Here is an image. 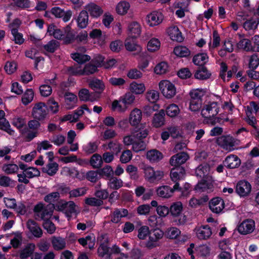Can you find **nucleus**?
<instances>
[{"label": "nucleus", "instance_id": "obj_1", "mask_svg": "<svg viewBox=\"0 0 259 259\" xmlns=\"http://www.w3.org/2000/svg\"><path fill=\"white\" fill-rule=\"evenodd\" d=\"M56 39L62 40L65 44H68L76 41L77 42L85 41L88 33H80L75 35L74 33H53Z\"/></svg>", "mask_w": 259, "mask_h": 259}, {"label": "nucleus", "instance_id": "obj_2", "mask_svg": "<svg viewBox=\"0 0 259 259\" xmlns=\"http://www.w3.org/2000/svg\"><path fill=\"white\" fill-rule=\"evenodd\" d=\"M49 113L48 106L43 102L35 104L32 110L31 115L34 119L38 120H44Z\"/></svg>", "mask_w": 259, "mask_h": 259}, {"label": "nucleus", "instance_id": "obj_3", "mask_svg": "<svg viewBox=\"0 0 259 259\" xmlns=\"http://www.w3.org/2000/svg\"><path fill=\"white\" fill-rule=\"evenodd\" d=\"M219 112V107L216 102H210L207 104L204 105L201 114L202 116L206 118H211L216 116Z\"/></svg>", "mask_w": 259, "mask_h": 259}, {"label": "nucleus", "instance_id": "obj_4", "mask_svg": "<svg viewBox=\"0 0 259 259\" xmlns=\"http://www.w3.org/2000/svg\"><path fill=\"white\" fill-rule=\"evenodd\" d=\"M159 87L163 95L168 99L172 98L176 93L175 85L168 80H162L159 83Z\"/></svg>", "mask_w": 259, "mask_h": 259}, {"label": "nucleus", "instance_id": "obj_5", "mask_svg": "<svg viewBox=\"0 0 259 259\" xmlns=\"http://www.w3.org/2000/svg\"><path fill=\"white\" fill-rule=\"evenodd\" d=\"M175 191H182V189L179 186V183L175 184L172 188L168 186H162L159 187L156 189L158 196L164 198L171 197Z\"/></svg>", "mask_w": 259, "mask_h": 259}, {"label": "nucleus", "instance_id": "obj_6", "mask_svg": "<svg viewBox=\"0 0 259 259\" xmlns=\"http://www.w3.org/2000/svg\"><path fill=\"white\" fill-rule=\"evenodd\" d=\"M255 229V222L252 219H246L238 226V231L242 235L251 234Z\"/></svg>", "mask_w": 259, "mask_h": 259}, {"label": "nucleus", "instance_id": "obj_7", "mask_svg": "<svg viewBox=\"0 0 259 259\" xmlns=\"http://www.w3.org/2000/svg\"><path fill=\"white\" fill-rule=\"evenodd\" d=\"M163 232L159 229H155L153 233L149 237V240L146 244L148 248L151 249L158 245V242L163 236Z\"/></svg>", "mask_w": 259, "mask_h": 259}, {"label": "nucleus", "instance_id": "obj_8", "mask_svg": "<svg viewBox=\"0 0 259 259\" xmlns=\"http://www.w3.org/2000/svg\"><path fill=\"white\" fill-rule=\"evenodd\" d=\"M217 144L223 149L231 151L234 149L235 145L234 139L230 136H222L219 137L217 140Z\"/></svg>", "mask_w": 259, "mask_h": 259}, {"label": "nucleus", "instance_id": "obj_9", "mask_svg": "<svg viewBox=\"0 0 259 259\" xmlns=\"http://www.w3.org/2000/svg\"><path fill=\"white\" fill-rule=\"evenodd\" d=\"M213 188L211 177H207L202 179L196 186L195 190L200 192H210Z\"/></svg>", "mask_w": 259, "mask_h": 259}, {"label": "nucleus", "instance_id": "obj_10", "mask_svg": "<svg viewBox=\"0 0 259 259\" xmlns=\"http://www.w3.org/2000/svg\"><path fill=\"white\" fill-rule=\"evenodd\" d=\"M50 12L55 17L62 18L63 21H68L72 17V12L70 10L64 11L58 7H55L51 9Z\"/></svg>", "mask_w": 259, "mask_h": 259}, {"label": "nucleus", "instance_id": "obj_11", "mask_svg": "<svg viewBox=\"0 0 259 259\" xmlns=\"http://www.w3.org/2000/svg\"><path fill=\"white\" fill-rule=\"evenodd\" d=\"M131 133L134 134V137L136 139L142 140L148 135L149 130L146 127L145 124H141L131 130Z\"/></svg>", "mask_w": 259, "mask_h": 259}, {"label": "nucleus", "instance_id": "obj_12", "mask_svg": "<svg viewBox=\"0 0 259 259\" xmlns=\"http://www.w3.org/2000/svg\"><path fill=\"white\" fill-rule=\"evenodd\" d=\"M251 190V185L246 181H239L236 187V192L241 197L249 195Z\"/></svg>", "mask_w": 259, "mask_h": 259}, {"label": "nucleus", "instance_id": "obj_13", "mask_svg": "<svg viewBox=\"0 0 259 259\" xmlns=\"http://www.w3.org/2000/svg\"><path fill=\"white\" fill-rule=\"evenodd\" d=\"M137 37L129 36L127 37L124 42L125 49L130 52H136V54H139L142 52V47L137 44L136 42Z\"/></svg>", "mask_w": 259, "mask_h": 259}, {"label": "nucleus", "instance_id": "obj_14", "mask_svg": "<svg viewBox=\"0 0 259 259\" xmlns=\"http://www.w3.org/2000/svg\"><path fill=\"white\" fill-rule=\"evenodd\" d=\"M189 158L188 154L186 152H180L172 156L169 160V163L171 166L175 167L180 166L184 163Z\"/></svg>", "mask_w": 259, "mask_h": 259}, {"label": "nucleus", "instance_id": "obj_15", "mask_svg": "<svg viewBox=\"0 0 259 259\" xmlns=\"http://www.w3.org/2000/svg\"><path fill=\"white\" fill-rule=\"evenodd\" d=\"M209 206L213 212L219 213L224 208L225 203L224 200L220 197L213 198L209 202Z\"/></svg>", "mask_w": 259, "mask_h": 259}, {"label": "nucleus", "instance_id": "obj_16", "mask_svg": "<svg viewBox=\"0 0 259 259\" xmlns=\"http://www.w3.org/2000/svg\"><path fill=\"white\" fill-rule=\"evenodd\" d=\"M89 86L92 90L95 91L96 97L98 96L97 94L102 93L105 90V86L103 82L97 78H93L88 81Z\"/></svg>", "mask_w": 259, "mask_h": 259}, {"label": "nucleus", "instance_id": "obj_17", "mask_svg": "<svg viewBox=\"0 0 259 259\" xmlns=\"http://www.w3.org/2000/svg\"><path fill=\"white\" fill-rule=\"evenodd\" d=\"M224 165L229 168L238 167L241 164V160L235 155L228 156L223 162Z\"/></svg>", "mask_w": 259, "mask_h": 259}, {"label": "nucleus", "instance_id": "obj_18", "mask_svg": "<svg viewBox=\"0 0 259 259\" xmlns=\"http://www.w3.org/2000/svg\"><path fill=\"white\" fill-rule=\"evenodd\" d=\"M27 228L29 231L35 237L40 238L42 235L41 229L38 224L33 220H28L26 223Z\"/></svg>", "mask_w": 259, "mask_h": 259}, {"label": "nucleus", "instance_id": "obj_19", "mask_svg": "<svg viewBox=\"0 0 259 259\" xmlns=\"http://www.w3.org/2000/svg\"><path fill=\"white\" fill-rule=\"evenodd\" d=\"M163 16L161 13L154 11L147 16V22L150 26H154L162 22Z\"/></svg>", "mask_w": 259, "mask_h": 259}, {"label": "nucleus", "instance_id": "obj_20", "mask_svg": "<svg viewBox=\"0 0 259 259\" xmlns=\"http://www.w3.org/2000/svg\"><path fill=\"white\" fill-rule=\"evenodd\" d=\"M185 174V169L182 166H177L171 169L170 178L171 180L176 184L178 183V181L184 178Z\"/></svg>", "mask_w": 259, "mask_h": 259}, {"label": "nucleus", "instance_id": "obj_21", "mask_svg": "<svg viewBox=\"0 0 259 259\" xmlns=\"http://www.w3.org/2000/svg\"><path fill=\"white\" fill-rule=\"evenodd\" d=\"M78 97L81 101L94 102L99 98V96L96 97L94 93H90L87 89H82L79 91Z\"/></svg>", "mask_w": 259, "mask_h": 259}, {"label": "nucleus", "instance_id": "obj_22", "mask_svg": "<svg viewBox=\"0 0 259 259\" xmlns=\"http://www.w3.org/2000/svg\"><path fill=\"white\" fill-rule=\"evenodd\" d=\"M142 119V112L140 109L135 108L131 112L129 122L133 126H137Z\"/></svg>", "mask_w": 259, "mask_h": 259}, {"label": "nucleus", "instance_id": "obj_23", "mask_svg": "<svg viewBox=\"0 0 259 259\" xmlns=\"http://www.w3.org/2000/svg\"><path fill=\"white\" fill-rule=\"evenodd\" d=\"M53 247L56 250H61L66 247L65 239L60 236H52L51 239Z\"/></svg>", "mask_w": 259, "mask_h": 259}, {"label": "nucleus", "instance_id": "obj_24", "mask_svg": "<svg viewBox=\"0 0 259 259\" xmlns=\"http://www.w3.org/2000/svg\"><path fill=\"white\" fill-rule=\"evenodd\" d=\"M128 213V211L126 209H119L116 208L112 213L111 221L114 223H118L120 221L122 218L126 217Z\"/></svg>", "mask_w": 259, "mask_h": 259}, {"label": "nucleus", "instance_id": "obj_25", "mask_svg": "<svg viewBox=\"0 0 259 259\" xmlns=\"http://www.w3.org/2000/svg\"><path fill=\"white\" fill-rule=\"evenodd\" d=\"M165 112L164 110H160L158 113L154 114L152 124L155 127H159L164 124Z\"/></svg>", "mask_w": 259, "mask_h": 259}, {"label": "nucleus", "instance_id": "obj_26", "mask_svg": "<svg viewBox=\"0 0 259 259\" xmlns=\"http://www.w3.org/2000/svg\"><path fill=\"white\" fill-rule=\"evenodd\" d=\"M85 9V11H87L88 13H89L91 16L94 17L100 16L103 12L99 6L94 3H91L88 5Z\"/></svg>", "mask_w": 259, "mask_h": 259}, {"label": "nucleus", "instance_id": "obj_27", "mask_svg": "<svg viewBox=\"0 0 259 259\" xmlns=\"http://www.w3.org/2000/svg\"><path fill=\"white\" fill-rule=\"evenodd\" d=\"M211 235V231L210 228L208 226L201 227L197 231V236L199 239H206Z\"/></svg>", "mask_w": 259, "mask_h": 259}, {"label": "nucleus", "instance_id": "obj_28", "mask_svg": "<svg viewBox=\"0 0 259 259\" xmlns=\"http://www.w3.org/2000/svg\"><path fill=\"white\" fill-rule=\"evenodd\" d=\"M211 73L204 66H200L194 74L196 78L201 80L208 79Z\"/></svg>", "mask_w": 259, "mask_h": 259}, {"label": "nucleus", "instance_id": "obj_29", "mask_svg": "<svg viewBox=\"0 0 259 259\" xmlns=\"http://www.w3.org/2000/svg\"><path fill=\"white\" fill-rule=\"evenodd\" d=\"M208 57L205 53H200L195 55L193 58L194 64L199 66H203L208 62Z\"/></svg>", "mask_w": 259, "mask_h": 259}, {"label": "nucleus", "instance_id": "obj_30", "mask_svg": "<svg viewBox=\"0 0 259 259\" xmlns=\"http://www.w3.org/2000/svg\"><path fill=\"white\" fill-rule=\"evenodd\" d=\"M77 24L81 28H85L88 24L89 16L87 11H82L80 12L77 18Z\"/></svg>", "mask_w": 259, "mask_h": 259}, {"label": "nucleus", "instance_id": "obj_31", "mask_svg": "<svg viewBox=\"0 0 259 259\" xmlns=\"http://www.w3.org/2000/svg\"><path fill=\"white\" fill-rule=\"evenodd\" d=\"M35 246L33 243L28 244L23 249L20 251V257L22 259L26 258L30 256L35 249Z\"/></svg>", "mask_w": 259, "mask_h": 259}, {"label": "nucleus", "instance_id": "obj_32", "mask_svg": "<svg viewBox=\"0 0 259 259\" xmlns=\"http://www.w3.org/2000/svg\"><path fill=\"white\" fill-rule=\"evenodd\" d=\"M65 192L69 191V197H77L84 195L87 191V188L85 187H80L69 191V188L66 187L65 188Z\"/></svg>", "mask_w": 259, "mask_h": 259}, {"label": "nucleus", "instance_id": "obj_33", "mask_svg": "<svg viewBox=\"0 0 259 259\" xmlns=\"http://www.w3.org/2000/svg\"><path fill=\"white\" fill-rule=\"evenodd\" d=\"M147 158L151 162H158L163 158V155L159 151L153 149L147 152Z\"/></svg>", "mask_w": 259, "mask_h": 259}, {"label": "nucleus", "instance_id": "obj_34", "mask_svg": "<svg viewBox=\"0 0 259 259\" xmlns=\"http://www.w3.org/2000/svg\"><path fill=\"white\" fill-rule=\"evenodd\" d=\"M130 90L132 93L142 94L145 91V87L142 83H138L135 81H133L130 84Z\"/></svg>", "mask_w": 259, "mask_h": 259}, {"label": "nucleus", "instance_id": "obj_35", "mask_svg": "<svg viewBox=\"0 0 259 259\" xmlns=\"http://www.w3.org/2000/svg\"><path fill=\"white\" fill-rule=\"evenodd\" d=\"M169 213L171 215L174 217L178 216L182 213L183 210V205L181 202L173 203L169 208Z\"/></svg>", "mask_w": 259, "mask_h": 259}, {"label": "nucleus", "instance_id": "obj_36", "mask_svg": "<svg viewBox=\"0 0 259 259\" xmlns=\"http://www.w3.org/2000/svg\"><path fill=\"white\" fill-rule=\"evenodd\" d=\"M174 53L180 57H186L190 55V51L185 46L176 47L174 49Z\"/></svg>", "mask_w": 259, "mask_h": 259}, {"label": "nucleus", "instance_id": "obj_37", "mask_svg": "<svg viewBox=\"0 0 259 259\" xmlns=\"http://www.w3.org/2000/svg\"><path fill=\"white\" fill-rule=\"evenodd\" d=\"M78 207L72 201H68V204L66 207L65 214L69 219H70L73 214H76L78 211Z\"/></svg>", "mask_w": 259, "mask_h": 259}, {"label": "nucleus", "instance_id": "obj_38", "mask_svg": "<svg viewBox=\"0 0 259 259\" xmlns=\"http://www.w3.org/2000/svg\"><path fill=\"white\" fill-rule=\"evenodd\" d=\"M90 164L94 168H99L103 164L102 156L99 154H94L91 158Z\"/></svg>", "mask_w": 259, "mask_h": 259}, {"label": "nucleus", "instance_id": "obj_39", "mask_svg": "<svg viewBox=\"0 0 259 259\" xmlns=\"http://www.w3.org/2000/svg\"><path fill=\"white\" fill-rule=\"evenodd\" d=\"M209 167L207 164L200 165L195 169V174L197 177L203 178L204 179L205 177H208Z\"/></svg>", "mask_w": 259, "mask_h": 259}, {"label": "nucleus", "instance_id": "obj_40", "mask_svg": "<svg viewBox=\"0 0 259 259\" xmlns=\"http://www.w3.org/2000/svg\"><path fill=\"white\" fill-rule=\"evenodd\" d=\"M108 185L111 189L117 190L122 187L123 182L120 179L112 177L109 179Z\"/></svg>", "mask_w": 259, "mask_h": 259}, {"label": "nucleus", "instance_id": "obj_41", "mask_svg": "<svg viewBox=\"0 0 259 259\" xmlns=\"http://www.w3.org/2000/svg\"><path fill=\"white\" fill-rule=\"evenodd\" d=\"M130 7V4L125 1L119 2L116 8L117 13L120 15H124L127 13Z\"/></svg>", "mask_w": 259, "mask_h": 259}, {"label": "nucleus", "instance_id": "obj_42", "mask_svg": "<svg viewBox=\"0 0 259 259\" xmlns=\"http://www.w3.org/2000/svg\"><path fill=\"white\" fill-rule=\"evenodd\" d=\"M58 169V164L56 162H50L46 167L42 168V171L47 172L50 176L55 175Z\"/></svg>", "mask_w": 259, "mask_h": 259}, {"label": "nucleus", "instance_id": "obj_43", "mask_svg": "<svg viewBox=\"0 0 259 259\" xmlns=\"http://www.w3.org/2000/svg\"><path fill=\"white\" fill-rule=\"evenodd\" d=\"M98 254L100 257L107 255V258L110 259L112 252L109 251V247L106 244L103 243L100 245L98 249Z\"/></svg>", "mask_w": 259, "mask_h": 259}, {"label": "nucleus", "instance_id": "obj_44", "mask_svg": "<svg viewBox=\"0 0 259 259\" xmlns=\"http://www.w3.org/2000/svg\"><path fill=\"white\" fill-rule=\"evenodd\" d=\"M205 91L203 89H195L192 90L190 92V96L191 98V100H202V97L205 94Z\"/></svg>", "mask_w": 259, "mask_h": 259}, {"label": "nucleus", "instance_id": "obj_45", "mask_svg": "<svg viewBox=\"0 0 259 259\" xmlns=\"http://www.w3.org/2000/svg\"><path fill=\"white\" fill-rule=\"evenodd\" d=\"M72 58L78 64H83L90 60V57L87 55H84L80 53L72 54Z\"/></svg>", "mask_w": 259, "mask_h": 259}, {"label": "nucleus", "instance_id": "obj_46", "mask_svg": "<svg viewBox=\"0 0 259 259\" xmlns=\"http://www.w3.org/2000/svg\"><path fill=\"white\" fill-rule=\"evenodd\" d=\"M97 68L98 67L91 61L85 65L82 70V75L92 74L98 71Z\"/></svg>", "mask_w": 259, "mask_h": 259}, {"label": "nucleus", "instance_id": "obj_47", "mask_svg": "<svg viewBox=\"0 0 259 259\" xmlns=\"http://www.w3.org/2000/svg\"><path fill=\"white\" fill-rule=\"evenodd\" d=\"M91 38L94 40V44L102 46L105 43L106 35L102 33H90Z\"/></svg>", "mask_w": 259, "mask_h": 259}, {"label": "nucleus", "instance_id": "obj_48", "mask_svg": "<svg viewBox=\"0 0 259 259\" xmlns=\"http://www.w3.org/2000/svg\"><path fill=\"white\" fill-rule=\"evenodd\" d=\"M67 73L71 75H82V70L77 64L66 67Z\"/></svg>", "mask_w": 259, "mask_h": 259}, {"label": "nucleus", "instance_id": "obj_49", "mask_svg": "<svg viewBox=\"0 0 259 259\" xmlns=\"http://www.w3.org/2000/svg\"><path fill=\"white\" fill-rule=\"evenodd\" d=\"M34 96V93L32 89H27L22 97V102L23 104L26 105L30 103Z\"/></svg>", "mask_w": 259, "mask_h": 259}, {"label": "nucleus", "instance_id": "obj_50", "mask_svg": "<svg viewBox=\"0 0 259 259\" xmlns=\"http://www.w3.org/2000/svg\"><path fill=\"white\" fill-rule=\"evenodd\" d=\"M180 112L179 107L174 104L169 105L166 109V114L171 117L176 116Z\"/></svg>", "mask_w": 259, "mask_h": 259}, {"label": "nucleus", "instance_id": "obj_51", "mask_svg": "<svg viewBox=\"0 0 259 259\" xmlns=\"http://www.w3.org/2000/svg\"><path fill=\"white\" fill-rule=\"evenodd\" d=\"M160 46V41L158 39L153 38L151 39L147 44V49L150 52H155L157 51Z\"/></svg>", "mask_w": 259, "mask_h": 259}, {"label": "nucleus", "instance_id": "obj_52", "mask_svg": "<svg viewBox=\"0 0 259 259\" xmlns=\"http://www.w3.org/2000/svg\"><path fill=\"white\" fill-rule=\"evenodd\" d=\"M240 46L245 51L254 52L255 51V46H251V41L248 39H243L239 41Z\"/></svg>", "mask_w": 259, "mask_h": 259}, {"label": "nucleus", "instance_id": "obj_53", "mask_svg": "<svg viewBox=\"0 0 259 259\" xmlns=\"http://www.w3.org/2000/svg\"><path fill=\"white\" fill-rule=\"evenodd\" d=\"M189 3L186 6H183L182 3H178L176 5V7L179 9L176 11V14L179 18H183L185 16V12L188 11Z\"/></svg>", "mask_w": 259, "mask_h": 259}, {"label": "nucleus", "instance_id": "obj_54", "mask_svg": "<svg viewBox=\"0 0 259 259\" xmlns=\"http://www.w3.org/2000/svg\"><path fill=\"white\" fill-rule=\"evenodd\" d=\"M146 148V144L143 140L135 141L132 145L133 150L136 153L144 151Z\"/></svg>", "mask_w": 259, "mask_h": 259}, {"label": "nucleus", "instance_id": "obj_55", "mask_svg": "<svg viewBox=\"0 0 259 259\" xmlns=\"http://www.w3.org/2000/svg\"><path fill=\"white\" fill-rule=\"evenodd\" d=\"M258 24L257 19H251L245 21L243 24V27L245 30L249 31L255 29Z\"/></svg>", "mask_w": 259, "mask_h": 259}, {"label": "nucleus", "instance_id": "obj_56", "mask_svg": "<svg viewBox=\"0 0 259 259\" xmlns=\"http://www.w3.org/2000/svg\"><path fill=\"white\" fill-rule=\"evenodd\" d=\"M59 43L54 40L50 41L44 46V49L49 53H54L59 47Z\"/></svg>", "mask_w": 259, "mask_h": 259}, {"label": "nucleus", "instance_id": "obj_57", "mask_svg": "<svg viewBox=\"0 0 259 259\" xmlns=\"http://www.w3.org/2000/svg\"><path fill=\"white\" fill-rule=\"evenodd\" d=\"M99 174L110 179L114 175V171L111 166L107 165L100 169Z\"/></svg>", "mask_w": 259, "mask_h": 259}, {"label": "nucleus", "instance_id": "obj_58", "mask_svg": "<svg viewBox=\"0 0 259 259\" xmlns=\"http://www.w3.org/2000/svg\"><path fill=\"white\" fill-rule=\"evenodd\" d=\"M168 70V65L165 62L158 64L154 68V72L157 74H163Z\"/></svg>", "mask_w": 259, "mask_h": 259}, {"label": "nucleus", "instance_id": "obj_59", "mask_svg": "<svg viewBox=\"0 0 259 259\" xmlns=\"http://www.w3.org/2000/svg\"><path fill=\"white\" fill-rule=\"evenodd\" d=\"M126 171L130 175L132 179L134 180L138 179V168L136 166L133 165H128L126 168Z\"/></svg>", "mask_w": 259, "mask_h": 259}, {"label": "nucleus", "instance_id": "obj_60", "mask_svg": "<svg viewBox=\"0 0 259 259\" xmlns=\"http://www.w3.org/2000/svg\"><path fill=\"white\" fill-rule=\"evenodd\" d=\"M85 204L92 206H100L103 204V201L95 197L87 198L84 200Z\"/></svg>", "mask_w": 259, "mask_h": 259}, {"label": "nucleus", "instance_id": "obj_61", "mask_svg": "<svg viewBox=\"0 0 259 259\" xmlns=\"http://www.w3.org/2000/svg\"><path fill=\"white\" fill-rule=\"evenodd\" d=\"M146 98L149 102L155 103L159 99V93L155 90L148 91L146 93Z\"/></svg>", "mask_w": 259, "mask_h": 259}, {"label": "nucleus", "instance_id": "obj_62", "mask_svg": "<svg viewBox=\"0 0 259 259\" xmlns=\"http://www.w3.org/2000/svg\"><path fill=\"white\" fill-rule=\"evenodd\" d=\"M42 226L48 233L50 234L54 233L56 230V227L54 223L48 219L44 221Z\"/></svg>", "mask_w": 259, "mask_h": 259}, {"label": "nucleus", "instance_id": "obj_63", "mask_svg": "<svg viewBox=\"0 0 259 259\" xmlns=\"http://www.w3.org/2000/svg\"><path fill=\"white\" fill-rule=\"evenodd\" d=\"M18 166L15 164H5L3 166V170L7 174H14L18 170Z\"/></svg>", "mask_w": 259, "mask_h": 259}, {"label": "nucleus", "instance_id": "obj_64", "mask_svg": "<svg viewBox=\"0 0 259 259\" xmlns=\"http://www.w3.org/2000/svg\"><path fill=\"white\" fill-rule=\"evenodd\" d=\"M60 198V194L58 192L51 193L46 195L44 198V200L50 204L54 202Z\"/></svg>", "mask_w": 259, "mask_h": 259}]
</instances>
